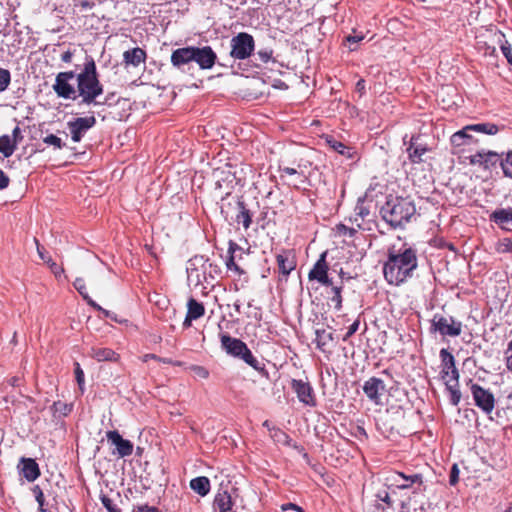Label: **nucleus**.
Here are the masks:
<instances>
[{
    "instance_id": "nucleus-13",
    "label": "nucleus",
    "mask_w": 512,
    "mask_h": 512,
    "mask_svg": "<svg viewBox=\"0 0 512 512\" xmlns=\"http://www.w3.org/2000/svg\"><path fill=\"white\" fill-rule=\"evenodd\" d=\"M217 60V55L210 46L196 47L193 46V59L200 69H211Z\"/></svg>"
},
{
    "instance_id": "nucleus-36",
    "label": "nucleus",
    "mask_w": 512,
    "mask_h": 512,
    "mask_svg": "<svg viewBox=\"0 0 512 512\" xmlns=\"http://www.w3.org/2000/svg\"><path fill=\"white\" fill-rule=\"evenodd\" d=\"M73 286L89 306L98 307V304L87 293L85 281L83 278H76L75 281L73 282Z\"/></svg>"
},
{
    "instance_id": "nucleus-16",
    "label": "nucleus",
    "mask_w": 512,
    "mask_h": 512,
    "mask_svg": "<svg viewBox=\"0 0 512 512\" xmlns=\"http://www.w3.org/2000/svg\"><path fill=\"white\" fill-rule=\"evenodd\" d=\"M244 204L238 197L227 193L224 197H222L219 205L220 211L226 221L229 223L235 218L238 210L242 208Z\"/></svg>"
},
{
    "instance_id": "nucleus-24",
    "label": "nucleus",
    "mask_w": 512,
    "mask_h": 512,
    "mask_svg": "<svg viewBox=\"0 0 512 512\" xmlns=\"http://www.w3.org/2000/svg\"><path fill=\"white\" fill-rule=\"evenodd\" d=\"M469 128H471V126L466 125L461 130L452 134V136L450 137V142L452 146L461 147L464 145L477 143L478 140L475 139L471 134L473 130Z\"/></svg>"
},
{
    "instance_id": "nucleus-26",
    "label": "nucleus",
    "mask_w": 512,
    "mask_h": 512,
    "mask_svg": "<svg viewBox=\"0 0 512 512\" xmlns=\"http://www.w3.org/2000/svg\"><path fill=\"white\" fill-rule=\"evenodd\" d=\"M279 272L284 276H287L296 267V262L291 251H284L276 256Z\"/></svg>"
},
{
    "instance_id": "nucleus-33",
    "label": "nucleus",
    "mask_w": 512,
    "mask_h": 512,
    "mask_svg": "<svg viewBox=\"0 0 512 512\" xmlns=\"http://www.w3.org/2000/svg\"><path fill=\"white\" fill-rule=\"evenodd\" d=\"M16 148H17L16 142L12 141L11 136H9V135L0 136V153H2L5 158L12 156V154L14 153Z\"/></svg>"
},
{
    "instance_id": "nucleus-29",
    "label": "nucleus",
    "mask_w": 512,
    "mask_h": 512,
    "mask_svg": "<svg viewBox=\"0 0 512 512\" xmlns=\"http://www.w3.org/2000/svg\"><path fill=\"white\" fill-rule=\"evenodd\" d=\"M90 355L92 358L96 359L97 361H111V362H117L119 359V355L113 351L110 348H92Z\"/></svg>"
},
{
    "instance_id": "nucleus-3",
    "label": "nucleus",
    "mask_w": 512,
    "mask_h": 512,
    "mask_svg": "<svg viewBox=\"0 0 512 512\" xmlns=\"http://www.w3.org/2000/svg\"><path fill=\"white\" fill-rule=\"evenodd\" d=\"M77 97L81 98V103L86 105H97V98L104 92V87L99 80L97 67L91 56L86 57L83 69L76 74Z\"/></svg>"
},
{
    "instance_id": "nucleus-64",
    "label": "nucleus",
    "mask_w": 512,
    "mask_h": 512,
    "mask_svg": "<svg viewBox=\"0 0 512 512\" xmlns=\"http://www.w3.org/2000/svg\"><path fill=\"white\" fill-rule=\"evenodd\" d=\"M377 497H378L381 501H383V502L387 503L388 505H390V504H391V499H390V495H389L388 491H382V492H379V493L377 494Z\"/></svg>"
},
{
    "instance_id": "nucleus-53",
    "label": "nucleus",
    "mask_w": 512,
    "mask_h": 512,
    "mask_svg": "<svg viewBox=\"0 0 512 512\" xmlns=\"http://www.w3.org/2000/svg\"><path fill=\"white\" fill-rule=\"evenodd\" d=\"M459 479V469L456 464H454L450 471L449 483L451 485H455Z\"/></svg>"
},
{
    "instance_id": "nucleus-49",
    "label": "nucleus",
    "mask_w": 512,
    "mask_h": 512,
    "mask_svg": "<svg viewBox=\"0 0 512 512\" xmlns=\"http://www.w3.org/2000/svg\"><path fill=\"white\" fill-rule=\"evenodd\" d=\"M75 378H76V381L80 387V389L82 390V386L84 384V372L82 370V368L80 367V364L79 363H76L75 364Z\"/></svg>"
},
{
    "instance_id": "nucleus-39",
    "label": "nucleus",
    "mask_w": 512,
    "mask_h": 512,
    "mask_svg": "<svg viewBox=\"0 0 512 512\" xmlns=\"http://www.w3.org/2000/svg\"><path fill=\"white\" fill-rule=\"evenodd\" d=\"M331 292L332 296L330 297V301L334 304V308L340 311L342 308V286L331 285Z\"/></svg>"
},
{
    "instance_id": "nucleus-60",
    "label": "nucleus",
    "mask_w": 512,
    "mask_h": 512,
    "mask_svg": "<svg viewBox=\"0 0 512 512\" xmlns=\"http://www.w3.org/2000/svg\"><path fill=\"white\" fill-rule=\"evenodd\" d=\"M12 141H15L16 142V145H18V143L23 139V136L21 134V129L16 126L13 131H12Z\"/></svg>"
},
{
    "instance_id": "nucleus-12",
    "label": "nucleus",
    "mask_w": 512,
    "mask_h": 512,
    "mask_svg": "<svg viewBox=\"0 0 512 512\" xmlns=\"http://www.w3.org/2000/svg\"><path fill=\"white\" fill-rule=\"evenodd\" d=\"M106 438L109 443L115 446L114 455L124 458L133 453V443L130 440L124 439L117 430L107 431Z\"/></svg>"
},
{
    "instance_id": "nucleus-2",
    "label": "nucleus",
    "mask_w": 512,
    "mask_h": 512,
    "mask_svg": "<svg viewBox=\"0 0 512 512\" xmlns=\"http://www.w3.org/2000/svg\"><path fill=\"white\" fill-rule=\"evenodd\" d=\"M385 485L388 489H412L413 497L402 502L401 512H425L424 502L416 499L417 497L424 498L425 486L421 474L405 475L402 472L394 471L385 477Z\"/></svg>"
},
{
    "instance_id": "nucleus-42",
    "label": "nucleus",
    "mask_w": 512,
    "mask_h": 512,
    "mask_svg": "<svg viewBox=\"0 0 512 512\" xmlns=\"http://www.w3.org/2000/svg\"><path fill=\"white\" fill-rule=\"evenodd\" d=\"M32 492L35 496V499L38 503V510L40 512H46V509L44 507V504H45V498H44V494H43V491L42 489L38 486V485H35L33 488H32Z\"/></svg>"
},
{
    "instance_id": "nucleus-57",
    "label": "nucleus",
    "mask_w": 512,
    "mask_h": 512,
    "mask_svg": "<svg viewBox=\"0 0 512 512\" xmlns=\"http://www.w3.org/2000/svg\"><path fill=\"white\" fill-rule=\"evenodd\" d=\"M76 6H79L82 11L90 10L94 7V2L89 0H78V3L75 4Z\"/></svg>"
},
{
    "instance_id": "nucleus-18",
    "label": "nucleus",
    "mask_w": 512,
    "mask_h": 512,
    "mask_svg": "<svg viewBox=\"0 0 512 512\" xmlns=\"http://www.w3.org/2000/svg\"><path fill=\"white\" fill-rule=\"evenodd\" d=\"M386 385L384 381L377 377H371L365 381L363 391L365 395L375 404L380 403V397L385 392Z\"/></svg>"
},
{
    "instance_id": "nucleus-35",
    "label": "nucleus",
    "mask_w": 512,
    "mask_h": 512,
    "mask_svg": "<svg viewBox=\"0 0 512 512\" xmlns=\"http://www.w3.org/2000/svg\"><path fill=\"white\" fill-rule=\"evenodd\" d=\"M470 126H471L470 129H472L473 132L483 133V134H487V135H495L500 131L499 126H497L494 123H489V122L471 124Z\"/></svg>"
},
{
    "instance_id": "nucleus-48",
    "label": "nucleus",
    "mask_w": 512,
    "mask_h": 512,
    "mask_svg": "<svg viewBox=\"0 0 512 512\" xmlns=\"http://www.w3.org/2000/svg\"><path fill=\"white\" fill-rule=\"evenodd\" d=\"M326 338L332 339L331 334L326 333L325 330H322V331L317 330L316 331V342H317L318 348H321L322 346H324L326 344V341H325Z\"/></svg>"
},
{
    "instance_id": "nucleus-34",
    "label": "nucleus",
    "mask_w": 512,
    "mask_h": 512,
    "mask_svg": "<svg viewBox=\"0 0 512 512\" xmlns=\"http://www.w3.org/2000/svg\"><path fill=\"white\" fill-rule=\"evenodd\" d=\"M232 222H236L238 224H242L244 229H248L252 223V214L246 208L245 204L242 205V208L238 210L235 218Z\"/></svg>"
},
{
    "instance_id": "nucleus-58",
    "label": "nucleus",
    "mask_w": 512,
    "mask_h": 512,
    "mask_svg": "<svg viewBox=\"0 0 512 512\" xmlns=\"http://www.w3.org/2000/svg\"><path fill=\"white\" fill-rule=\"evenodd\" d=\"M193 371L196 373L197 376L206 379L209 376V372L206 368L202 366H193Z\"/></svg>"
},
{
    "instance_id": "nucleus-43",
    "label": "nucleus",
    "mask_w": 512,
    "mask_h": 512,
    "mask_svg": "<svg viewBox=\"0 0 512 512\" xmlns=\"http://www.w3.org/2000/svg\"><path fill=\"white\" fill-rule=\"evenodd\" d=\"M11 82L10 71L5 68H0V92L5 91Z\"/></svg>"
},
{
    "instance_id": "nucleus-25",
    "label": "nucleus",
    "mask_w": 512,
    "mask_h": 512,
    "mask_svg": "<svg viewBox=\"0 0 512 512\" xmlns=\"http://www.w3.org/2000/svg\"><path fill=\"white\" fill-rule=\"evenodd\" d=\"M146 57V52L142 48L135 47L123 53V62L126 66L138 67L145 63Z\"/></svg>"
},
{
    "instance_id": "nucleus-45",
    "label": "nucleus",
    "mask_w": 512,
    "mask_h": 512,
    "mask_svg": "<svg viewBox=\"0 0 512 512\" xmlns=\"http://www.w3.org/2000/svg\"><path fill=\"white\" fill-rule=\"evenodd\" d=\"M496 250L499 253H512V240L503 238L497 243Z\"/></svg>"
},
{
    "instance_id": "nucleus-8",
    "label": "nucleus",
    "mask_w": 512,
    "mask_h": 512,
    "mask_svg": "<svg viewBox=\"0 0 512 512\" xmlns=\"http://www.w3.org/2000/svg\"><path fill=\"white\" fill-rule=\"evenodd\" d=\"M74 77H76L74 71L60 72L56 75L53 90L58 97L73 100L77 98L76 88L70 84V80Z\"/></svg>"
},
{
    "instance_id": "nucleus-51",
    "label": "nucleus",
    "mask_w": 512,
    "mask_h": 512,
    "mask_svg": "<svg viewBox=\"0 0 512 512\" xmlns=\"http://www.w3.org/2000/svg\"><path fill=\"white\" fill-rule=\"evenodd\" d=\"M53 408L55 412H60L63 415H67L71 411V407L62 402H55Z\"/></svg>"
},
{
    "instance_id": "nucleus-14",
    "label": "nucleus",
    "mask_w": 512,
    "mask_h": 512,
    "mask_svg": "<svg viewBox=\"0 0 512 512\" xmlns=\"http://www.w3.org/2000/svg\"><path fill=\"white\" fill-rule=\"evenodd\" d=\"M326 252H323L308 274L309 280H316L323 286H331L332 280L328 277L329 266L326 262Z\"/></svg>"
},
{
    "instance_id": "nucleus-1",
    "label": "nucleus",
    "mask_w": 512,
    "mask_h": 512,
    "mask_svg": "<svg viewBox=\"0 0 512 512\" xmlns=\"http://www.w3.org/2000/svg\"><path fill=\"white\" fill-rule=\"evenodd\" d=\"M416 251L407 244L400 247L392 245L387 251V260L383 264V275L390 285L399 286L412 277L417 268Z\"/></svg>"
},
{
    "instance_id": "nucleus-38",
    "label": "nucleus",
    "mask_w": 512,
    "mask_h": 512,
    "mask_svg": "<svg viewBox=\"0 0 512 512\" xmlns=\"http://www.w3.org/2000/svg\"><path fill=\"white\" fill-rule=\"evenodd\" d=\"M445 384L450 392V402L455 406L458 405L461 399V393L458 389V383L456 384V382L446 380Z\"/></svg>"
},
{
    "instance_id": "nucleus-23",
    "label": "nucleus",
    "mask_w": 512,
    "mask_h": 512,
    "mask_svg": "<svg viewBox=\"0 0 512 512\" xmlns=\"http://www.w3.org/2000/svg\"><path fill=\"white\" fill-rule=\"evenodd\" d=\"M193 59V46H187L174 50L171 54V63L177 68L181 69L184 65L192 62Z\"/></svg>"
},
{
    "instance_id": "nucleus-62",
    "label": "nucleus",
    "mask_w": 512,
    "mask_h": 512,
    "mask_svg": "<svg viewBox=\"0 0 512 512\" xmlns=\"http://www.w3.org/2000/svg\"><path fill=\"white\" fill-rule=\"evenodd\" d=\"M363 38H364V36H363L362 34L348 35V36L346 37V41H347L349 44H356V43H358L359 41H361Z\"/></svg>"
},
{
    "instance_id": "nucleus-11",
    "label": "nucleus",
    "mask_w": 512,
    "mask_h": 512,
    "mask_svg": "<svg viewBox=\"0 0 512 512\" xmlns=\"http://www.w3.org/2000/svg\"><path fill=\"white\" fill-rule=\"evenodd\" d=\"M291 388L296 393L298 400L306 406L315 407L317 402L313 387L309 382L292 379Z\"/></svg>"
},
{
    "instance_id": "nucleus-28",
    "label": "nucleus",
    "mask_w": 512,
    "mask_h": 512,
    "mask_svg": "<svg viewBox=\"0 0 512 512\" xmlns=\"http://www.w3.org/2000/svg\"><path fill=\"white\" fill-rule=\"evenodd\" d=\"M490 221L504 228L507 223H512V208H500L490 214Z\"/></svg>"
},
{
    "instance_id": "nucleus-61",
    "label": "nucleus",
    "mask_w": 512,
    "mask_h": 512,
    "mask_svg": "<svg viewBox=\"0 0 512 512\" xmlns=\"http://www.w3.org/2000/svg\"><path fill=\"white\" fill-rule=\"evenodd\" d=\"M133 512H158L156 507H150L148 505H141L136 507Z\"/></svg>"
},
{
    "instance_id": "nucleus-21",
    "label": "nucleus",
    "mask_w": 512,
    "mask_h": 512,
    "mask_svg": "<svg viewBox=\"0 0 512 512\" xmlns=\"http://www.w3.org/2000/svg\"><path fill=\"white\" fill-rule=\"evenodd\" d=\"M205 314V307L201 302H198L194 298H190L187 302V313L183 322L184 328H189L192 325V321L203 317Z\"/></svg>"
},
{
    "instance_id": "nucleus-15",
    "label": "nucleus",
    "mask_w": 512,
    "mask_h": 512,
    "mask_svg": "<svg viewBox=\"0 0 512 512\" xmlns=\"http://www.w3.org/2000/svg\"><path fill=\"white\" fill-rule=\"evenodd\" d=\"M407 135L404 136L403 142L404 145H408L406 148V152L408 154V158L412 163H421L423 162V155L429 151V148L426 144H422L419 142L420 136L413 135L409 142L406 141Z\"/></svg>"
},
{
    "instance_id": "nucleus-59",
    "label": "nucleus",
    "mask_w": 512,
    "mask_h": 512,
    "mask_svg": "<svg viewBox=\"0 0 512 512\" xmlns=\"http://www.w3.org/2000/svg\"><path fill=\"white\" fill-rule=\"evenodd\" d=\"M9 183V177L4 173L3 170L0 169V190L7 188L9 186Z\"/></svg>"
},
{
    "instance_id": "nucleus-50",
    "label": "nucleus",
    "mask_w": 512,
    "mask_h": 512,
    "mask_svg": "<svg viewBox=\"0 0 512 512\" xmlns=\"http://www.w3.org/2000/svg\"><path fill=\"white\" fill-rule=\"evenodd\" d=\"M501 51L508 63L512 65V47L507 41L501 45Z\"/></svg>"
},
{
    "instance_id": "nucleus-19",
    "label": "nucleus",
    "mask_w": 512,
    "mask_h": 512,
    "mask_svg": "<svg viewBox=\"0 0 512 512\" xmlns=\"http://www.w3.org/2000/svg\"><path fill=\"white\" fill-rule=\"evenodd\" d=\"M440 356L442 359V374L443 379L451 380L453 382L458 381L459 373L455 366L454 356L446 349H442L440 351Z\"/></svg>"
},
{
    "instance_id": "nucleus-56",
    "label": "nucleus",
    "mask_w": 512,
    "mask_h": 512,
    "mask_svg": "<svg viewBox=\"0 0 512 512\" xmlns=\"http://www.w3.org/2000/svg\"><path fill=\"white\" fill-rule=\"evenodd\" d=\"M359 328V320L354 321L349 327L348 330L343 338V340H347L350 338Z\"/></svg>"
},
{
    "instance_id": "nucleus-5",
    "label": "nucleus",
    "mask_w": 512,
    "mask_h": 512,
    "mask_svg": "<svg viewBox=\"0 0 512 512\" xmlns=\"http://www.w3.org/2000/svg\"><path fill=\"white\" fill-rule=\"evenodd\" d=\"M186 271L188 282L194 286L210 284L220 274L219 266L203 255L192 257L188 261Z\"/></svg>"
},
{
    "instance_id": "nucleus-31",
    "label": "nucleus",
    "mask_w": 512,
    "mask_h": 512,
    "mask_svg": "<svg viewBox=\"0 0 512 512\" xmlns=\"http://www.w3.org/2000/svg\"><path fill=\"white\" fill-rule=\"evenodd\" d=\"M239 359L243 360L246 364L251 366L256 371H263L265 369V365L261 363L251 352L248 346H244L242 354L239 355Z\"/></svg>"
},
{
    "instance_id": "nucleus-10",
    "label": "nucleus",
    "mask_w": 512,
    "mask_h": 512,
    "mask_svg": "<svg viewBox=\"0 0 512 512\" xmlns=\"http://www.w3.org/2000/svg\"><path fill=\"white\" fill-rule=\"evenodd\" d=\"M96 124L94 116L78 117L67 123L74 142H80L85 133Z\"/></svg>"
},
{
    "instance_id": "nucleus-6",
    "label": "nucleus",
    "mask_w": 512,
    "mask_h": 512,
    "mask_svg": "<svg viewBox=\"0 0 512 512\" xmlns=\"http://www.w3.org/2000/svg\"><path fill=\"white\" fill-rule=\"evenodd\" d=\"M230 46V56L236 60H244L252 55L255 49V41L252 35L240 32L232 37Z\"/></svg>"
},
{
    "instance_id": "nucleus-52",
    "label": "nucleus",
    "mask_w": 512,
    "mask_h": 512,
    "mask_svg": "<svg viewBox=\"0 0 512 512\" xmlns=\"http://www.w3.org/2000/svg\"><path fill=\"white\" fill-rule=\"evenodd\" d=\"M95 310L99 311L102 313L103 317L105 318H110L111 320L115 321V322H119L118 318H117V315L109 310H106L104 308H102L99 304H98V307H93Z\"/></svg>"
},
{
    "instance_id": "nucleus-32",
    "label": "nucleus",
    "mask_w": 512,
    "mask_h": 512,
    "mask_svg": "<svg viewBox=\"0 0 512 512\" xmlns=\"http://www.w3.org/2000/svg\"><path fill=\"white\" fill-rule=\"evenodd\" d=\"M35 240V243L37 245V252H38V255L39 257L45 261L46 263L49 264L50 268H51V271L53 272V274L56 276V277H59L63 272H64V269L60 266H58L52 259L51 257L47 256L45 254V249L44 247H42L38 240L37 239H34Z\"/></svg>"
},
{
    "instance_id": "nucleus-47",
    "label": "nucleus",
    "mask_w": 512,
    "mask_h": 512,
    "mask_svg": "<svg viewBox=\"0 0 512 512\" xmlns=\"http://www.w3.org/2000/svg\"><path fill=\"white\" fill-rule=\"evenodd\" d=\"M273 51L271 49L259 50L256 54L257 59L262 63H267L272 58Z\"/></svg>"
},
{
    "instance_id": "nucleus-41",
    "label": "nucleus",
    "mask_w": 512,
    "mask_h": 512,
    "mask_svg": "<svg viewBox=\"0 0 512 512\" xmlns=\"http://www.w3.org/2000/svg\"><path fill=\"white\" fill-rule=\"evenodd\" d=\"M365 197H360L357 200L356 206H355V215L357 217H360L361 219H365L369 214L370 210L365 205Z\"/></svg>"
},
{
    "instance_id": "nucleus-54",
    "label": "nucleus",
    "mask_w": 512,
    "mask_h": 512,
    "mask_svg": "<svg viewBox=\"0 0 512 512\" xmlns=\"http://www.w3.org/2000/svg\"><path fill=\"white\" fill-rule=\"evenodd\" d=\"M506 367L509 371L512 372V339L508 343V348L506 351Z\"/></svg>"
},
{
    "instance_id": "nucleus-7",
    "label": "nucleus",
    "mask_w": 512,
    "mask_h": 512,
    "mask_svg": "<svg viewBox=\"0 0 512 512\" xmlns=\"http://www.w3.org/2000/svg\"><path fill=\"white\" fill-rule=\"evenodd\" d=\"M431 329L442 336L457 337L462 332V323L452 316L435 314L431 321Z\"/></svg>"
},
{
    "instance_id": "nucleus-44",
    "label": "nucleus",
    "mask_w": 512,
    "mask_h": 512,
    "mask_svg": "<svg viewBox=\"0 0 512 512\" xmlns=\"http://www.w3.org/2000/svg\"><path fill=\"white\" fill-rule=\"evenodd\" d=\"M43 142L47 145L54 146L56 149H61L65 146V144L62 142L61 138L54 134L47 135L43 138Z\"/></svg>"
},
{
    "instance_id": "nucleus-20",
    "label": "nucleus",
    "mask_w": 512,
    "mask_h": 512,
    "mask_svg": "<svg viewBox=\"0 0 512 512\" xmlns=\"http://www.w3.org/2000/svg\"><path fill=\"white\" fill-rule=\"evenodd\" d=\"M220 341L222 349L229 355L238 358L246 346L242 340L233 338L227 333L220 334Z\"/></svg>"
},
{
    "instance_id": "nucleus-30",
    "label": "nucleus",
    "mask_w": 512,
    "mask_h": 512,
    "mask_svg": "<svg viewBox=\"0 0 512 512\" xmlns=\"http://www.w3.org/2000/svg\"><path fill=\"white\" fill-rule=\"evenodd\" d=\"M190 487L200 496H206L210 491V481L205 476L196 477L190 481Z\"/></svg>"
},
{
    "instance_id": "nucleus-46",
    "label": "nucleus",
    "mask_w": 512,
    "mask_h": 512,
    "mask_svg": "<svg viewBox=\"0 0 512 512\" xmlns=\"http://www.w3.org/2000/svg\"><path fill=\"white\" fill-rule=\"evenodd\" d=\"M100 500L108 512H121V509L107 495H101Z\"/></svg>"
},
{
    "instance_id": "nucleus-9",
    "label": "nucleus",
    "mask_w": 512,
    "mask_h": 512,
    "mask_svg": "<svg viewBox=\"0 0 512 512\" xmlns=\"http://www.w3.org/2000/svg\"><path fill=\"white\" fill-rule=\"evenodd\" d=\"M471 393L475 405L486 414H490L495 407V398L492 392L482 386L473 383L471 385Z\"/></svg>"
},
{
    "instance_id": "nucleus-22",
    "label": "nucleus",
    "mask_w": 512,
    "mask_h": 512,
    "mask_svg": "<svg viewBox=\"0 0 512 512\" xmlns=\"http://www.w3.org/2000/svg\"><path fill=\"white\" fill-rule=\"evenodd\" d=\"M18 468L20 469V474L29 482L35 481L40 476L39 466L32 458L22 457Z\"/></svg>"
},
{
    "instance_id": "nucleus-17",
    "label": "nucleus",
    "mask_w": 512,
    "mask_h": 512,
    "mask_svg": "<svg viewBox=\"0 0 512 512\" xmlns=\"http://www.w3.org/2000/svg\"><path fill=\"white\" fill-rule=\"evenodd\" d=\"M500 155L494 151H479L468 157L471 165H477L484 170H490L498 162H500Z\"/></svg>"
},
{
    "instance_id": "nucleus-27",
    "label": "nucleus",
    "mask_w": 512,
    "mask_h": 512,
    "mask_svg": "<svg viewBox=\"0 0 512 512\" xmlns=\"http://www.w3.org/2000/svg\"><path fill=\"white\" fill-rule=\"evenodd\" d=\"M213 505L218 512L231 511L233 502L230 493L227 490H219L215 495Z\"/></svg>"
},
{
    "instance_id": "nucleus-63",
    "label": "nucleus",
    "mask_w": 512,
    "mask_h": 512,
    "mask_svg": "<svg viewBox=\"0 0 512 512\" xmlns=\"http://www.w3.org/2000/svg\"><path fill=\"white\" fill-rule=\"evenodd\" d=\"M279 172L281 173V177H283V174H287V175H295L297 174V170L295 168H291V167H279Z\"/></svg>"
},
{
    "instance_id": "nucleus-55",
    "label": "nucleus",
    "mask_w": 512,
    "mask_h": 512,
    "mask_svg": "<svg viewBox=\"0 0 512 512\" xmlns=\"http://www.w3.org/2000/svg\"><path fill=\"white\" fill-rule=\"evenodd\" d=\"M337 229L341 234L349 237L354 236V234L356 233V230L354 228H349L343 224H339L337 226Z\"/></svg>"
},
{
    "instance_id": "nucleus-40",
    "label": "nucleus",
    "mask_w": 512,
    "mask_h": 512,
    "mask_svg": "<svg viewBox=\"0 0 512 512\" xmlns=\"http://www.w3.org/2000/svg\"><path fill=\"white\" fill-rule=\"evenodd\" d=\"M500 166L506 177L512 178V152H508L504 159L500 158Z\"/></svg>"
},
{
    "instance_id": "nucleus-37",
    "label": "nucleus",
    "mask_w": 512,
    "mask_h": 512,
    "mask_svg": "<svg viewBox=\"0 0 512 512\" xmlns=\"http://www.w3.org/2000/svg\"><path fill=\"white\" fill-rule=\"evenodd\" d=\"M326 142L330 148H332L334 151L338 152L339 154L347 156V157L352 156L351 148L347 147L342 142H340L332 137H328L326 139Z\"/></svg>"
},
{
    "instance_id": "nucleus-4",
    "label": "nucleus",
    "mask_w": 512,
    "mask_h": 512,
    "mask_svg": "<svg viewBox=\"0 0 512 512\" xmlns=\"http://www.w3.org/2000/svg\"><path fill=\"white\" fill-rule=\"evenodd\" d=\"M415 213L416 207L411 199L391 195L380 209L382 219L394 229L403 228Z\"/></svg>"
}]
</instances>
